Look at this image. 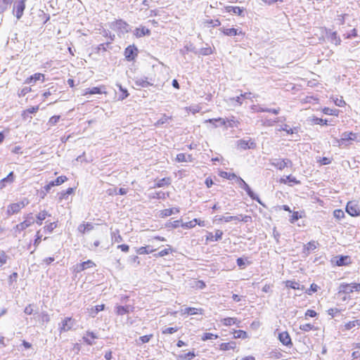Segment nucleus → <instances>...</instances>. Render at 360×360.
Segmentation results:
<instances>
[{
    "label": "nucleus",
    "instance_id": "nucleus-1",
    "mask_svg": "<svg viewBox=\"0 0 360 360\" xmlns=\"http://www.w3.org/2000/svg\"><path fill=\"white\" fill-rule=\"evenodd\" d=\"M29 203L27 199H24L20 202L11 203L7 207L6 213L11 216L19 213Z\"/></svg>",
    "mask_w": 360,
    "mask_h": 360
},
{
    "label": "nucleus",
    "instance_id": "nucleus-2",
    "mask_svg": "<svg viewBox=\"0 0 360 360\" xmlns=\"http://www.w3.org/2000/svg\"><path fill=\"white\" fill-rule=\"evenodd\" d=\"M359 135L352 131L344 132L342 137L338 141L339 146H347L352 141H359Z\"/></svg>",
    "mask_w": 360,
    "mask_h": 360
},
{
    "label": "nucleus",
    "instance_id": "nucleus-3",
    "mask_svg": "<svg viewBox=\"0 0 360 360\" xmlns=\"http://www.w3.org/2000/svg\"><path fill=\"white\" fill-rule=\"evenodd\" d=\"M360 291V283H341L339 286V292L343 294H351L354 292H359Z\"/></svg>",
    "mask_w": 360,
    "mask_h": 360
},
{
    "label": "nucleus",
    "instance_id": "nucleus-4",
    "mask_svg": "<svg viewBox=\"0 0 360 360\" xmlns=\"http://www.w3.org/2000/svg\"><path fill=\"white\" fill-rule=\"evenodd\" d=\"M346 212L352 217L360 216V205L352 201L347 202L346 205Z\"/></svg>",
    "mask_w": 360,
    "mask_h": 360
},
{
    "label": "nucleus",
    "instance_id": "nucleus-5",
    "mask_svg": "<svg viewBox=\"0 0 360 360\" xmlns=\"http://www.w3.org/2000/svg\"><path fill=\"white\" fill-rule=\"evenodd\" d=\"M74 322L75 321L72 317H65L61 321L59 327V332L62 333L72 330Z\"/></svg>",
    "mask_w": 360,
    "mask_h": 360
},
{
    "label": "nucleus",
    "instance_id": "nucleus-6",
    "mask_svg": "<svg viewBox=\"0 0 360 360\" xmlns=\"http://www.w3.org/2000/svg\"><path fill=\"white\" fill-rule=\"evenodd\" d=\"M124 55L128 61H133L138 55V49L134 45H129L125 49Z\"/></svg>",
    "mask_w": 360,
    "mask_h": 360
},
{
    "label": "nucleus",
    "instance_id": "nucleus-7",
    "mask_svg": "<svg viewBox=\"0 0 360 360\" xmlns=\"http://www.w3.org/2000/svg\"><path fill=\"white\" fill-rule=\"evenodd\" d=\"M46 80V77L44 74L40 72H36L32 75L28 77L25 80V83L27 84L34 85L37 82L39 81L41 82H44Z\"/></svg>",
    "mask_w": 360,
    "mask_h": 360
},
{
    "label": "nucleus",
    "instance_id": "nucleus-8",
    "mask_svg": "<svg viewBox=\"0 0 360 360\" xmlns=\"http://www.w3.org/2000/svg\"><path fill=\"white\" fill-rule=\"evenodd\" d=\"M110 27L115 31L127 32L129 25L122 20H116L112 22Z\"/></svg>",
    "mask_w": 360,
    "mask_h": 360
},
{
    "label": "nucleus",
    "instance_id": "nucleus-9",
    "mask_svg": "<svg viewBox=\"0 0 360 360\" xmlns=\"http://www.w3.org/2000/svg\"><path fill=\"white\" fill-rule=\"evenodd\" d=\"M106 87L105 85L100 86H94L91 89H86L83 94L84 96L93 94H107Z\"/></svg>",
    "mask_w": 360,
    "mask_h": 360
},
{
    "label": "nucleus",
    "instance_id": "nucleus-10",
    "mask_svg": "<svg viewBox=\"0 0 360 360\" xmlns=\"http://www.w3.org/2000/svg\"><path fill=\"white\" fill-rule=\"evenodd\" d=\"M291 163L292 162L290 160L281 158L274 159L271 162L272 166L279 170H283L284 168L288 167L289 164L291 165Z\"/></svg>",
    "mask_w": 360,
    "mask_h": 360
},
{
    "label": "nucleus",
    "instance_id": "nucleus-11",
    "mask_svg": "<svg viewBox=\"0 0 360 360\" xmlns=\"http://www.w3.org/2000/svg\"><path fill=\"white\" fill-rule=\"evenodd\" d=\"M25 8V1H15L13 7V13L18 19H20Z\"/></svg>",
    "mask_w": 360,
    "mask_h": 360
},
{
    "label": "nucleus",
    "instance_id": "nucleus-12",
    "mask_svg": "<svg viewBox=\"0 0 360 360\" xmlns=\"http://www.w3.org/2000/svg\"><path fill=\"white\" fill-rule=\"evenodd\" d=\"M278 340L279 341L285 346L291 347L293 345L292 342V339L287 331H283L278 334Z\"/></svg>",
    "mask_w": 360,
    "mask_h": 360
},
{
    "label": "nucleus",
    "instance_id": "nucleus-13",
    "mask_svg": "<svg viewBox=\"0 0 360 360\" xmlns=\"http://www.w3.org/2000/svg\"><path fill=\"white\" fill-rule=\"evenodd\" d=\"M98 336L96 333L87 330L84 335L82 337L83 341L88 345H92L95 344L96 340L98 339Z\"/></svg>",
    "mask_w": 360,
    "mask_h": 360
},
{
    "label": "nucleus",
    "instance_id": "nucleus-14",
    "mask_svg": "<svg viewBox=\"0 0 360 360\" xmlns=\"http://www.w3.org/2000/svg\"><path fill=\"white\" fill-rule=\"evenodd\" d=\"M252 219L250 216L245 215L241 216V218L237 216H229V217H222L219 219L220 221H223L224 222H229L231 221L235 220L238 221H244V222H248L250 221Z\"/></svg>",
    "mask_w": 360,
    "mask_h": 360
},
{
    "label": "nucleus",
    "instance_id": "nucleus-15",
    "mask_svg": "<svg viewBox=\"0 0 360 360\" xmlns=\"http://www.w3.org/2000/svg\"><path fill=\"white\" fill-rule=\"evenodd\" d=\"M223 231L217 229L214 231V233L212 232H208L206 235V241L207 242H214L218 241L222 238Z\"/></svg>",
    "mask_w": 360,
    "mask_h": 360
},
{
    "label": "nucleus",
    "instance_id": "nucleus-16",
    "mask_svg": "<svg viewBox=\"0 0 360 360\" xmlns=\"http://www.w3.org/2000/svg\"><path fill=\"white\" fill-rule=\"evenodd\" d=\"M352 264V259L349 256L341 255L335 257V264L338 266H347Z\"/></svg>",
    "mask_w": 360,
    "mask_h": 360
},
{
    "label": "nucleus",
    "instance_id": "nucleus-17",
    "mask_svg": "<svg viewBox=\"0 0 360 360\" xmlns=\"http://www.w3.org/2000/svg\"><path fill=\"white\" fill-rule=\"evenodd\" d=\"M197 224L199 225L200 226H204L205 225V221L194 219L191 221L182 224L181 227L184 229H192L194 228Z\"/></svg>",
    "mask_w": 360,
    "mask_h": 360
},
{
    "label": "nucleus",
    "instance_id": "nucleus-18",
    "mask_svg": "<svg viewBox=\"0 0 360 360\" xmlns=\"http://www.w3.org/2000/svg\"><path fill=\"white\" fill-rule=\"evenodd\" d=\"M221 32L229 37H233L236 35H243L245 36V33L243 32L242 30H238L236 28L231 27V28H223L221 30Z\"/></svg>",
    "mask_w": 360,
    "mask_h": 360
},
{
    "label": "nucleus",
    "instance_id": "nucleus-19",
    "mask_svg": "<svg viewBox=\"0 0 360 360\" xmlns=\"http://www.w3.org/2000/svg\"><path fill=\"white\" fill-rule=\"evenodd\" d=\"M96 266V264L91 259H88L85 262H83L80 264H79L77 266V271L80 272L83 271L87 269L94 268Z\"/></svg>",
    "mask_w": 360,
    "mask_h": 360
},
{
    "label": "nucleus",
    "instance_id": "nucleus-20",
    "mask_svg": "<svg viewBox=\"0 0 360 360\" xmlns=\"http://www.w3.org/2000/svg\"><path fill=\"white\" fill-rule=\"evenodd\" d=\"M279 183L292 186L293 184H300V181L295 176L288 175L286 177H282L278 180Z\"/></svg>",
    "mask_w": 360,
    "mask_h": 360
},
{
    "label": "nucleus",
    "instance_id": "nucleus-21",
    "mask_svg": "<svg viewBox=\"0 0 360 360\" xmlns=\"http://www.w3.org/2000/svg\"><path fill=\"white\" fill-rule=\"evenodd\" d=\"M236 343L233 341H230L228 342H222L219 345V349L220 351L226 352L229 350H235L236 349Z\"/></svg>",
    "mask_w": 360,
    "mask_h": 360
},
{
    "label": "nucleus",
    "instance_id": "nucleus-22",
    "mask_svg": "<svg viewBox=\"0 0 360 360\" xmlns=\"http://www.w3.org/2000/svg\"><path fill=\"white\" fill-rule=\"evenodd\" d=\"M150 30L144 26H141L139 27H137L134 30V35L137 38H141L146 35H150Z\"/></svg>",
    "mask_w": 360,
    "mask_h": 360
},
{
    "label": "nucleus",
    "instance_id": "nucleus-23",
    "mask_svg": "<svg viewBox=\"0 0 360 360\" xmlns=\"http://www.w3.org/2000/svg\"><path fill=\"white\" fill-rule=\"evenodd\" d=\"M184 314L186 315H202L204 314V309L202 308L189 307L184 309Z\"/></svg>",
    "mask_w": 360,
    "mask_h": 360
},
{
    "label": "nucleus",
    "instance_id": "nucleus-24",
    "mask_svg": "<svg viewBox=\"0 0 360 360\" xmlns=\"http://www.w3.org/2000/svg\"><path fill=\"white\" fill-rule=\"evenodd\" d=\"M179 210L178 208H167L160 211L159 216L162 218L171 216L174 213H179Z\"/></svg>",
    "mask_w": 360,
    "mask_h": 360
},
{
    "label": "nucleus",
    "instance_id": "nucleus-25",
    "mask_svg": "<svg viewBox=\"0 0 360 360\" xmlns=\"http://www.w3.org/2000/svg\"><path fill=\"white\" fill-rule=\"evenodd\" d=\"M222 324L225 326H233V325H238L240 323V321H238L236 318L235 317H226V318H224V319H222L221 320Z\"/></svg>",
    "mask_w": 360,
    "mask_h": 360
},
{
    "label": "nucleus",
    "instance_id": "nucleus-26",
    "mask_svg": "<svg viewBox=\"0 0 360 360\" xmlns=\"http://www.w3.org/2000/svg\"><path fill=\"white\" fill-rule=\"evenodd\" d=\"M51 216V214L46 210H42L39 212L36 216V223L38 225H41L43 221L46 219L47 217Z\"/></svg>",
    "mask_w": 360,
    "mask_h": 360
},
{
    "label": "nucleus",
    "instance_id": "nucleus-27",
    "mask_svg": "<svg viewBox=\"0 0 360 360\" xmlns=\"http://www.w3.org/2000/svg\"><path fill=\"white\" fill-rule=\"evenodd\" d=\"M14 181V174L13 172H11L6 177L2 179L0 181V188H3L6 186V183L11 184Z\"/></svg>",
    "mask_w": 360,
    "mask_h": 360
},
{
    "label": "nucleus",
    "instance_id": "nucleus-28",
    "mask_svg": "<svg viewBox=\"0 0 360 360\" xmlns=\"http://www.w3.org/2000/svg\"><path fill=\"white\" fill-rule=\"evenodd\" d=\"M157 250V248H153L150 245L143 246L137 250L139 255H148Z\"/></svg>",
    "mask_w": 360,
    "mask_h": 360
},
{
    "label": "nucleus",
    "instance_id": "nucleus-29",
    "mask_svg": "<svg viewBox=\"0 0 360 360\" xmlns=\"http://www.w3.org/2000/svg\"><path fill=\"white\" fill-rule=\"evenodd\" d=\"M225 11L227 13H234L240 15L243 12V8L238 6H226Z\"/></svg>",
    "mask_w": 360,
    "mask_h": 360
},
{
    "label": "nucleus",
    "instance_id": "nucleus-30",
    "mask_svg": "<svg viewBox=\"0 0 360 360\" xmlns=\"http://www.w3.org/2000/svg\"><path fill=\"white\" fill-rule=\"evenodd\" d=\"M129 306L117 305L115 307V313L118 316H122L129 312Z\"/></svg>",
    "mask_w": 360,
    "mask_h": 360
},
{
    "label": "nucleus",
    "instance_id": "nucleus-31",
    "mask_svg": "<svg viewBox=\"0 0 360 360\" xmlns=\"http://www.w3.org/2000/svg\"><path fill=\"white\" fill-rule=\"evenodd\" d=\"M219 176L223 179H226L229 180H236L237 175L233 172H228L224 171H220L219 172Z\"/></svg>",
    "mask_w": 360,
    "mask_h": 360
},
{
    "label": "nucleus",
    "instance_id": "nucleus-32",
    "mask_svg": "<svg viewBox=\"0 0 360 360\" xmlns=\"http://www.w3.org/2000/svg\"><path fill=\"white\" fill-rule=\"evenodd\" d=\"M93 229V224L89 222H87L86 224H82L78 226V231L83 234L85 233L86 231H91Z\"/></svg>",
    "mask_w": 360,
    "mask_h": 360
},
{
    "label": "nucleus",
    "instance_id": "nucleus-33",
    "mask_svg": "<svg viewBox=\"0 0 360 360\" xmlns=\"http://www.w3.org/2000/svg\"><path fill=\"white\" fill-rule=\"evenodd\" d=\"M171 184V179L170 177H165V178H162L161 179H160L159 181H158V182L155 184V188H161V187H164V186H167L169 185H170Z\"/></svg>",
    "mask_w": 360,
    "mask_h": 360
},
{
    "label": "nucleus",
    "instance_id": "nucleus-34",
    "mask_svg": "<svg viewBox=\"0 0 360 360\" xmlns=\"http://www.w3.org/2000/svg\"><path fill=\"white\" fill-rule=\"evenodd\" d=\"M167 248L163 249L161 251H160L158 253L155 254V256L156 257H165V256L168 255L169 254H172L174 251L171 245H167Z\"/></svg>",
    "mask_w": 360,
    "mask_h": 360
},
{
    "label": "nucleus",
    "instance_id": "nucleus-35",
    "mask_svg": "<svg viewBox=\"0 0 360 360\" xmlns=\"http://www.w3.org/2000/svg\"><path fill=\"white\" fill-rule=\"evenodd\" d=\"M105 304H99L96 305L93 308L89 309V315L92 317H94L99 311L104 310Z\"/></svg>",
    "mask_w": 360,
    "mask_h": 360
},
{
    "label": "nucleus",
    "instance_id": "nucleus-36",
    "mask_svg": "<svg viewBox=\"0 0 360 360\" xmlns=\"http://www.w3.org/2000/svg\"><path fill=\"white\" fill-rule=\"evenodd\" d=\"M355 326H360V319L348 321L344 325V330H349Z\"/></svg>",
    "mask_w": 360,
    "mask_h": 360
},
{
    "label": "nucleus",
    "instance_id": "nucleus-37",
    "mask_svg": "<svg viewBox=\"0 0 360 360\" xmlns=\"http://www.w3.org/2000/svg\"><path fill=\"white\" fill-rule=\"evenodd\" d=\"M285 286L287 288H290L294 290H303L304 287L300 288V285L299 283L295 281H286Z\"/></svg>",
    "mask_w": 360,
    "mask_h": 360
},
{
    "label": "nucleus",
    "instance_id": "nucleus-38",
    "mask_svg": "<svg viewBox=\"0 0 360 360\" xmlns=\"http://www.w3.org/2000/svg\"><path fill=\"white\" fill-rule=\"evenodd\" d=\"M39 108L38 105L29 108L22 112V116L23 118H26L28 114L36 113L39 110Z\"/></svg>",
    "mask_w": 360,
    "mask_h": 360
},
{
    "label": "nucleus",
    "instance_id": "nucleus-39",
    "mask_svg": "<svg viewBox=\"0 0 360 360\" xmlns=\"http://www.w3.org/2000/svg\"><path fill=\"white\" fill-rule=\"evenodd\" d=\"M34 222V219L32 216V214L30 213L25 216V220L23 221H22L21 223L27 229L29 226H30L32 224H33Z\"/></svg>",
    "mask_w": 360,
    "mask_h": 360
},
{
    "label": "nucleus",
    "instance_id": "nucleus-40",
    "mask_svg": "<svg viewBox=\"0 0 360 360\" xmlns=\"http://www.w3.org/2000/svg\"><path fill=\"white\" fill-rule=\"evenodd\" d=\"M321 111L325 115H333L338 117L340 111L337 109H330L328 107H325L321 109Z\"/></svg>",
    "mask_w": 360,
    "mask_h": 360
},
{
    "label": "nucleus",
    "instance_id": "nucleus-41",
    "mask_svg": "<svg viewBox=\"0 0 360 360\" xmlns=\"http://www.w3.org/2000/svg\"><path fill=\"white\" fill-rule=\"evenodd\" d=\"M233 338L235 339H239V338L246 339L248 338V333H246V331L243 330H234Z\"/></svg>",
    "mask_w": 360,
    "mask_h": 360
},
{
    "label": "nucleus",
    "instance_id": "nucleus-42",
    "mask_svg": "<svg viewBox=\"0 0 360 360\" xmlns=\"http://www.w3.org/2000/svg\"><path fill=\"white\" fill-rule=\"evenodd\" d=\"M219 338L217 334H214L212 333H205L202 334L201 337V340L204 342L210 340H216Z\"/></svg>",
    "mask_w": 360,
    "mask_h": 360
},
{
    "label": "nucleus",
    "instance_id": "nucleus-43",
    "mask_svg": "<svg viewBox=\"0 0 360 360\" xmlns=\"http://www.w3.org/2000/svg\"><path fill=\"white\" fill-rule=\"evenodd\" d=\"M58 226V221H53L50 223H46V224L44 226V230L48 233H51L56 227Z\"/></svg>",
    "mask_w": 360,
    "mask_h": 360
},
{
    "label": "nucleus",
    "instance_id": "nucleus-44",
    "mask_svg": "<svg viewBox=\"0 0 360 360\" xmlns=\"http://www.w3.org/2000/svg\"><path fill=\"white\" fill-rule=\"evenodd\" d=\"M334 104L338 107H344L346 105V102L343 99L342 96L340 97H331Z\"/></svg>",
    "mask_w": 360,
    "mask_h": 360
},
{
    "label": "nucleus",
    "instance_id": "nucleus-45",
    "mask_svg": "<svg viewBox=\"0 0 360 360\" xmlns=\"http://www.w3.org/2000/svg\"><path fill=\"white\" fill-rule=\"evenodd\" d=\"M303 213H304V212H302L301 213H300L297 211L292 212V215H291L290 219V221L291 223H294L296 221H297L298 219L302 218V217H303L302 214Z\"/></svg>",
    "mask_w": 360,
    "mask_h": 360
},
{
    "label": "nucleus",
    "instance_id": "nucleus-46",
    "mask_svg": "<svg viewBox=\"0 0 360 360\" xmlns=\"http://www.w3.org/2000/svg\"><path fill=\"white\" fill-rule=\"evenodd\" d=\"M300 329L303 332H309L316 330V328L311 323H304L300 326Z\"/></svg>",
    "mask_w": 360,
    "mask_h": 360
},
{
    "label": "nucleus",
    "instance_id": "nucleus-47",
    "mask_svg": "<svg viewBox=\"0 0 360 360\" xmlns=\"http://www.w3.org/2000/svg\"><path fill=\"white\" fill-rule=\"evenodd\" d=\"M333 217L340 220V219H344L345 217V214L344 212V211L341 209H336L333 211Z\"/></svg>",
    "mask_w": 360,
    "mask_h": 360
},
{
    "label": "nucleus",
    "instance_id": "nucleus-48",
    "mask_svg": "<svg viewBox=\"0 0 360 360\" xmlns=\"http://www.w3.org/2000/svg\"><path fill=\"white\" fill-rule=\"evenodd\" d=\"M185 111L189 115H195L197 112H199L200 110V108L199 106H190V107H186Z\"/></svg>",
    "mask_w": 360,
    "mask_h": 360
},
{
    "label": "nucleus",
    "instance_id": "nucleus-49",
    "mask_svg": "<svg viewBox=\"0 0 360 360\" xmlns=\"http://www.w3.org/2000/svg\"><path fill=\"white\" fill-rule=\"evenodd\" d=\"M317 245H318L317 242H316L314 240L309 241V243H307V245H305L304 249L307 252L314 250L317 248Z\"/></svg>",
    "mask_w": 360,
    "mask_h": 360
},
{
    "label": "nucleus",
    "instance_id": "nucleus-50",
    "mask_svg": "<svg viewBox=\"0 0 360 360\" xmlns=\"http://www.w3.org/2000/svg\"><path fill=\"white\" fill-rule=\"evenodd\" d=\"M68 180V178L66 176H60L57 177L54 181H52L53 183L54 186H60L63 184L64 182H65Z\"/></svg>",
    "mask_w": 360,
    "mask_h": 360
},
{
    "label": "nucleus",
    "instance_id": "nucleus-51",
    "mask_svg": "<svg viewBox=\"0 0 360 360\" xmlns=\"http://www.w3.org/2000/svg\"><path fill=\"white\" fill-rule=\"evenodd\" d=\"M192 287L195 289H203L206 287V284L203 281L196 280L193 282Z\"/></svg>",
    "mask_w": 360,
    "mask_h": 360
},
{
    "label": "nucleus",
    "instance_id": "nucleus-52",
    "mask_svg": "<svg viewBox=\"0 0 360 360\" xmlns=\"http://www.w3.org/2000/svg\"><path fill=\"white\" fill-rule=\"evenodd\" d=\"M195 356V354L194 352H188L184 354H182L179 356L181 360H191L194 359Z\"/></svg>",
    "mask_w": 360,
    "mask_h": 360
},
{
    "label": "nucleus",
    "instance_id": "nucleus-53",
    "mask_svg": "<svg viewBox=\"0 0 360 360\" xmlns=\"http://www.w3.org/2000/svg\"><path fill=\"white\" fill-rule=\"evenodd\" d=\"M8 258V257L4 251H0V267L6 264Z\"/></svg>",
    "mask_w": 360,
    "mask_h": 360
},
{
    "label": "nucleus",
    "instance_id": "nucleus-54",
    "mask_svg": "<svg viewBox=\"0 0 360 360\" xmlns=\"http://www.w3.org/2000/svg\"><path fill=\"white\" fill-rule=\"evenodd\" d=\"M236 181L240 186V187L243 188L245 191L249 190L250 186L245 183V181L243 179L238 176Z\"/></svg>",
    "mask_w": 360,
    "mask_h": 360
},
{
    "label": "nucleus",
    "instance_id": "nucleus-55",
    "mask_svg": "<svg viewBox=\"0 0 360 360\" xmlns=\"http://www.w3.org/2000/svg\"><path fill=\"white\" fill-rule=\"evenodd\" d=\"M74 193V188H68L66 191H63L60 194V199L63 200L67 198L68 195H71Z\"/></svg>",
    "mask_w": 360,
    "mask_h": 360
},
{
    "label": "nucleus",
    "instance_id": "nucleus-56",
    "mask_svg": "<svg viewBox=\"0 0 360 360\" xmlns=\"http://www.w3.org/2000/svg\"><path fill=\"white\" fill-rule=\"evenodd\" d=\"M280 130L284 131L287 134H293L297 132V128H291L288 125L285 124Z\"/></svg>",
    "mask_w": 360,
    "mask_h": 360
},
{
    "label": "nucleus",
    "instance_id": "nucleus-57",
    "mask_svg": "<svg viewBox=\"0 0 360 360\" xmlns=\"http://www.w3.org/2000/svg\"><path fill=\"white\" fill-rule=\"evenodd\" d=\"M136 84L141 87H147L150 85L147 79H139L136 81Z\"/></svg>",
    "mask_w": 360,
    "mask_h": 360
},
{
    "label": "nucleus",
    "instance_id": "nucleus-58",
    "mask_svg": "<svg viewBox=\"0 0 360 360\" xmlns=\"http://www.w3.org/2000/svg\"><path fill=\"white\" fill-rule=\"evenodd\" d=\"M317 162L321 165H329L332 162V158H326V157H323V158H320Z\"/></svg>",
    "mask_w": 360,
    "mask_h": 360
},
{
    "label": "nucleus",
    "instance_id": "nucleus-59",
    "mask_svg": "<svg viewBox=\"0 0 360 360\" xmlns=\"http://www.w3.org/2000/svg\"><path fill=\"white\" fill-rule=\"evenodd\" d=\"M153 334L145 335L141 336L139 338V340L140 341L141 343L144 344V343L148 342L153 338Z\"/></svg>",
    "mask_w": 360,
    "mask_h": 360
},
{
    "label": "nucleus",
    "instance_id": "nucleus-60",
    "mask_svg": "<svg viewBox=\"0 0 360 360\" xmlns=\"http://www.w3.org/2000/svg\"><path fill=\"white\" fill-rule=\"evenodd\" d=\"M32 91L31 87L25 86L20 89V91L18 93L19 97L25 96L26 94L30 93Z\"/></svg>",
    "mask_w": 360,
    "mask_h": 360
},
{
    "label": "nucleus",
    "instance_id": "nucleus-61",
    "mask_svg": "<svg viewBox=\"0 0 360 360\" xmlns=\"http://www.w3.org/2000/svg\"><path fill=\"white\" fill-rule=\"evenodd\" d=\"M178 330H179V328L177 327H169V328L164 329L162 331V333L164 335L173 334V333H176V331H178Z\"/></svg>",
    "mask_w": 360,
    "mask_h": 360
},
{
    "label": "nucleus",
    "instance_id": "nucleus-62",
    "mask_svg": "<svg viewBox=\"0 0 360 360\" xmlns=\"http://www.w3.org/2000/svg\"><path fill=\"white\" fill-rule=\"evenodd\" d=\"M42 236L40 233V231H37L35 235V239L34 240V245L38 247L41 241Z\"/></svg>",
    "mask_w": 360,
    "mask_h": 360
},
{
    "label": "nucleus",
    "instance_id": "nucleus-63",
    "mask_svg": "<svg viewBox=\"0 0 360 360\" xmlns=\"http://www.w3.org/2000/svg\"><path fill=\"white\" fill-rule=\"evenodd\" d=\"M60 115H53L49 118L48 123L51 126H54L60 120Z\"/></svg>",
    "mask_w": 360,
    "mask_h": 360
},
{
    "label": "nucleus",
    "instance_id": "nucleus-64",
    "mask_svg": "<svg viewBox=\"0 0 360 360\" xmlns=\"http://www.w3.org/2000/svg\"><path fill=\"white\" fill-rule=\"evenodd\" d=\"M312 121L315 124H321V125H327L328 124L327 120H323L322 118L314 117L312 119Z\"/></svg>",
    "mask_w": 360,
    "mask_h": 360
}]
</instances>
